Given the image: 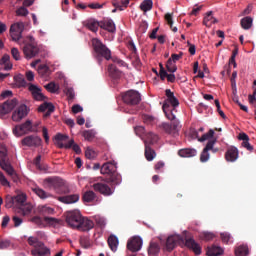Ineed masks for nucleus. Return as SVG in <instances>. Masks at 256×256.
I'll list each match as a JSON object with an SVG mask.
<instances>
[{
    "label": "nucleus",
    "mask_w": 256,
    "mask_h": 256,
    "mask_svg": "<svg viewBox=\"0 0 256 256\" xmlns=\"http://www.w3.org/2000/svg\"><path fill=\"white\" fill-rule=\"evenodd\" d=\"M165 96L167 98L164 100L162 105L163 113L168 120L173 121L176 119L174 112H176V107H179L180 102L171 89L165 90Z\"/></svg>",
    "instance_id": "obj_1"
},
{
    "label": "nucleus",
    "mask_w": 256,
    "mask_h": 256,
    "mask_svg": "<svg viewBox=\"0 0 256 256\" xmlns=\"http://www.w3.org/2000/svg\"><path fill=\"white\" fill-rule=\"evenodd\" d=\"M100 174L108 175L106 182L112 185H119L122 182V176L117 172V166L113 162H106L100 167Z\"/></svg>",
    "instance_id": "obj_2"
},
{
    "label": "nucleus",
    "mask_w": 256,
    "mask_h": 256,
    "mask_svg": "<svg viewBox=\"0 0 256 256\" xmlns=\"http://www.w3.org/2000/svg\"><path fill=\"white\" fill-rule=\"evenodd\" d=\"M92 48L94 49V53H96V60H98V64H101L102 58L106 60H110L112 58L111 50L103 44V42L97 38L92 39Z\"/></svg>",
    "instance_id": "obj_3"
},
{
    "label": "nucleus",
    "mask_w": 256,
    "mask_h": 256,
    "mask_svg": "<svg viewBox=\"0 0 256 256\" xmlns=\"http://www.w3.org/2000/svg\"><path fill=\"white\" fill-rule=\"evenodd\" d=\"M41 49L32 36H27L24 40L23 53L26 59L37 57Z\"/></svg>",
    "instance_id": "obj_4"
},
{
    "label": "nucleus",
    "mask_w": 256,
    "mask_h": 256,
    "mask_svg": "<svg viewBox=\"0 0 256 256\" xmlns=\"http://www.w3.org/2000/svg\"><path fill=\"white\" fill-rule=\"evenodd\" d=\"M68 140H69V136L66 134L58 133L55 136L56 145L59 149L68 150L72 148L76 154H80L81 153L80 146L76 144L73 139L69 140L68 143H64V142H67Z\"/></svg>",
    "instance_id": "obj_5"
},
{
    "label": "nucleus",
    "mask_w": 256,
    "mask_h": 256,
    "mask_svg": "<svg viewBox=\"0 0 256 256\" xmlns=\"http://www.w3.org/2000/svg\"><path fill=\"white\" fill-rule=\"evenodd\" d=\"M0 167L12 178L14 183H18L19 176L9 162L6 149L0 150Z\"/></svg>",
    "instance_id": "obj_6"
},
{
    "label": "nucleus",
    "mask_w": 256,
    "mask_h": 256,
    "mask_svg": "<svg viewBox=\"0 0 256 256\" xmlns=\"http://www.w3.org/2000/svg\"><path fill=\"white\" fill-rule=\"evenodd\" d=\"M27 242L29 246L34 247L31 251L33 256H46L51 254L50 250L44 245V242H41L36 236H29Z\"/></svg>",
    "instance_id": "obj_7"
},
{
    "label": "nucleus",
    "mask_w": 256,
    "mask_h": 256,
    "mask_svg": "<svg viewBox=\"0 0 256 256\" xmlns=\"http://www.w3.org/2000/svg\"><path fill=\"white\" fill-rule=\"evenodd\" d=\"M122 101L126 105H139L141 94L135 90H129L122 95Z\"/></svg>",
    "instance_id": "obj_8"
},
{
    "label": "nucleus",
    "mask_w": 256,
    "mask_h": 256,
    "mask_svg": "<svg viewBox=\"0 0 256 256\" xmlns=\"http://www.w3.org/2000/svg\"><path fill=\"white\" fill-rule=\"evenodd\" d=\"M33 132L34 129L32 126V122L30 120H27L26 122L20 125H16L15 128H13V133L16 137H22Z\"/></svg>",
    "instance_id": "obj_9"
},
{
    "label": "nucleus",
    "mask_w": 256,
    "mask_h": 256,
    "mask_svg": "<svg viewBox=\"0 0 256 256\" xmlns=\"http://www.w3.org/2000/svg\"><path fill=\"white\" fill-rule=\"evenodd\" d=\"M81 219L82 214L78 210L68 211L66 213V222L73 229H77Z\"/></svg>",
    "instance_id": "obj_10"
},
{
    "label": "nucleus",
    "mask_w": 256,
    "mask_h": 256,
    "mask_svg": "<svg viewBox=\"0 0 256 256\" xmlns=\"http://www.w3.org/2000/svg\"><path fill=\"white\" fill-rule=\"evenodd\" d=\"M44 185L49 190H54L59 193V189L63 187L64 182L59 177H48L44 180Z\"/></svg>",
    "instance_id": "obj_11"
},
{
    "label": "nucleus",
    "mask_w": 256,
    "mask_h": 256,
    "mask_svg": "<svg viewBox=\"0 0 256 256\" xmlns=\"http://www.w3.org/2000/svg\"><path fill=\"white\" fill-rule=\"evenodd\" d=\"M182 243H184V239L179 234H173L172 236H168V238L166 239L165 250L167 252H171L177 247L178 244Z\"/></svg>",
    "instance_id": "obj_12"
},
{
    "label": "nucleus",
    "mask_w": 256,
    "mask_h": 256,
    "mask_svg": "<svg viewBox=\"0 0 256 256\" xmlns=\"http://www.w3.org/2000/svg\"><path fill=\"white\" fill-rule=\"evenodd\" d=\"M39 213L41 216H44V221L49 224V225H55L58 223L57 218H51L47 215H53L54 214V208L50 207V206H41L39 208Z\"/></svg>",
    "instance_id": "obj_13"
},
{
    "label": "nucleus",
    "mask_w": 256,
    "mask_h": 256,
    "mask_svg": "<svg viewBox=\"0 0 256 256\" xmlns=\"http://www.w3.org/2000/svg\"><path fill=\"white\" fill-rule=\"evenodd\" d=\"M107 183H109L107 179L104 182H96L92 185V188H94V191L104 196H111L113 195L114 191Z\"/></svg>",
    "instance_id": "obj_14"
},
{
    "label": "nucleus",
    "mask_w": 256,
    "mask_h": 256,
    "mask_svg": "<svg viewBox=\"0 0 256 256\" xmlns=\"http://www.w3.org/2000/svg\"><path fill=\"white\" fill-rule=\"evenodd\" d=\"M21 144L29 148H38L42 144V139L36 135H29L22 139Z\"/></svg>",
    "instance_id": "obj_15"
},
{
    "label": "nucleus",
    "mask_w": 256,
    "mask_h": 256,
    "mask_svg": "<svg viewBox=\"0 0 256 256\" xmlns=\"http://www.w3.org/2000/svg\"><path fill=\"white\" fill-rule=\"evenodd\" d=\"M171 123H162L161 128L166 134L175 136L179 132L180 122L174 118Z\"/></svg>",
    "instance_id": "obj_16"
},
{
    "label": "nucleus",
    "mask_w": 256,
    "mask_h": 256,
    "mask_svg": "<svg viewBox=\"0 0 256 256\" xmlns=\"http://www.w3.org/2000/svg\"><path fill=\"white\" fill-rule=\"evenodd\" d=\"M29 109L25 104H21L14 112L12 115V120L13 122H20L24 118L28 116Z\"/></svg>",
    "instance_id": "obj_17"
},
{
    "label": "nucleus",
    "mask_w": 256,
    "mask_h": 256,
    "mask_svg": "<svg viewBox=\"0 0 256 256\" xmlns=\"http://www.w3.org/2000/svg\"><path fill=\"white\" fill-rule=\"evenodd\" d=\"M143 244L142 238L139 236H133L130 240L127 241V250L131 252H138L141 250Z\"/></svg>",
    "instance_id": "obj_18"
},
{
    "label": "nucleus",
    "mask_w": 256,
    "mask_h": 256,
    "mask_svg": "<svg viewBox=\"0 0 256 256\" xmlns=\"http://www.w3.org/2000/svg\"><path fill=\"white\" fill-rule=\"evenodd\" d=\"M24 30V24L22 22L15 23L10 28V36L13 41H18L22 37V32Z\"/></svg>",
    "instance_id": "obj_19"
},
{
    "label": "nucleus",
    "mask_w": 256,
    "mask_h": 256,
    "mask_svg": "<svg viewBox=\"0 0 256 256\" xmlns=\"http://www.w3.org/2000/svg\"><path fill=\"white\" fill-rule=\"evenodd\" d=\"M216 144V140H209L203 149L201 155H200V162L206 163L210 160V153L209 151H212L214 149V146Z\"/></svg>",
    "instance_id": "obj_20"
},
{
    "label": "nucleus",
    "mask_w": 256,
    "mask_h": 256,
    "mask_svg": "<svg viewBox=\"0 0 256 256\" xmlns=\"http://www.w3.org/2000/svg\"><path fill=\"white\" fill-rule=\"evenodd\" d=\"M17 105V99L7 100L0 104V115L4 116L9 114L14 107Z\"/></svg>",
    "instance_id": "obj_21"
},
{
    "label": "nucleus",
    "mask_w": 256,
    "mask_h": 256,
    "mask_svg": "<svg viewBox=\"0 0 256 256\" xmlns=\"http://www.w3.org/2000/svg\"><path fill=\"white\" fill-rule=\"evenodd\" d=\"M17 105V99L7 100L0 104V115L4 116L9 114L14 107Z\"/></svg>",
    "instance_id": "obj_22"
},
{
    "label": "nucleus",
    "mask_w": 256,
    "mask_h": 256,
    "mask_svg": "<svg viewBox=\"0 0 256 256\" xmlns=\"http://www.w3.org/2000/svg\"><path fill=\"white\" fill-rule=\"evenodd\" d=\"M95 224L93 220H89V218H83L81 217V220L79 222V226H77V230L82 232H88L94 228Z\"/></svg>",
    "instance_id": "obj_23"
},
{
    "label": "nucleus",
    "mask_w": 256,
    "mask_h": 256,
    "mask_svg": "<svg viewBox=\"0 0 256 256\" xmlns=\"http://www.w3.org/2000/svg\"><path fill=\"white\" fill-rule=\"evenodd\" d=\"M239 158V150L237 147L231 146L225 153V159L227 162H235Z\"/></svg>",
    "instance_id": "obj_24"
},
{
    "label": "nucleus",
    "mask_w": 256,
    "mask_h": 256,
    "mask_svg": "<svg viewBox=\"0 0 256 256\" xmlns=\"http://www.w3.org/2000/svg\"><path fill=\"white\" fill-rule=\"evenodd\" d=\"M185 246L192 250L196 255H201L202 248L199 244H197L196 240H193V238H187L185 240Z\"/></svg>",
    "instance_id": "obj_25"
},
{
    "label": "nucleus",
    "mask_w": 256,
    "mask_h": 256,
    "mask_svg": "<svg viewBox=\"0 0 256 256\" xmlns=\"http://www.w3.org/2000/svg\"><path fill=\"white\" fill-rule=\"evenodd\" d=\"M29 91L35 101H45L46 97L42 94L41 89L34 84H30Z\"/></svg>",
    "instance_id": "obj_26"
},
{
    "label": "nucleus",
    "mask_w": 256,
    "mask_h": 256,
    "mask_svg": "<svg viewBox=\"0 0 256 256\" xmlns=\"http://www.w3.org/2000/svg\"><path fill=\"white\" fill-rule=\"evenodd\" d=\"M80 200L79 194H70L65 196H59L58 201L64 204H75Z\"/></svg>",
    "instance_id": "obj_27"
},
{
    "label": "nucleus",
    "mask_w": 256,
    "mask_h": 256,
    "mask_svg": "<svg viewBox=\"0 0 256 256\" xmlns=\"http://www.w3.org/2000/svg\"><path fill=\"white\" fill-rule=\"evenodd\" d=\"M100 28H102L110 33L116 32L115 23L111 19H104V20L100 21Z\"/></svg>",
    "instance_id": "obj_28"
},
{
    "label": "nucleus",
    "mask_w": 256,
    "mask_h": 256,
    "mask_svg": "<svg viewBox=\"0 0 256 256\" xmlns=\"http://www.w3.org/2000/svg\"><path fill=\"white\" fill-rule=\"evenodd\" d=\"M38 111L41 113H45V118L49 117L52 113H54L55 108L54 105L52 103L49 102H45L42 105L39 106Z\"/></svg>",
    "instance_id": "obj_29"
},
{
    "label": "nucleus",
    "mask_w": 256,
    "mask_h": 256,
    "mask_svg": "<svg viewBox=\"0 0 256 256\" xmlns=\"http://www.w3.org/2000/svg\"><path fill=\"white\" fill-rule=\"evenodd\" d=\"M181 158H193L197 156V150L194 148H183L178 151Z\"/></svg>",
    "instance_id": "obj_30"
},
{
    "label": "nucleus",
    "mask_w": 256,
    "mask_h": 256,
    "mask_svg": "<svg viewBox=\"0 0 256 256\" xmlns=\"http://www.w3.org/2000/svg\"><path fill=\"white\" fill-rule=\"evenodd\" d=\"M32 191L42 200H46L48 198L53 197L51 193L46 192L44 189L40 188L39 186L32 187Z\"/></svg>",
    "instance_id": "obj_31"
},
{
    "label": "nucleus",
    "mask_w": 256,
    "mask_h": 256,
    "mask_svg": "<svg viewBox=\"0 0 256 256\" xmlns=\"http://www.w3.org/2000/svg\"><path fill=\"white\" fill-rule=\"evenodd\" d=\"M158 141H159V136L157 134H155L153 132H148L145 135L144 145L151 146V145L158 143Z\"/></svg>",
    "instance_id": "obj_32"
},
{
    "label": "nucleus",
    "mask_w": 256,
    "mask_h": 256,
    "mask_svg": "<svg viewBox=\"0 0 256 256\" xmlns=\"http://www.w3.org/2000/svg\"><path fill=\"white\" fill-rule=\"evenodd\" d=\"M161 247L158 242H150L147 249L149 256H158L160 254Z\"/></svg>",
    "instance_id": "obj_33"
},
{
    "label": "nucleus",
    "mask_w": 256,
    "mask_h": 256,
    "mask_svg": "<svg viewBox=\"0 0 256 256\" xmlns=\"http://www.w3.org/2000/svg\"><path fill=\"white\" fill-rule=\"evenodd\" d=\"M108 73L110 74V77L114 79H119L123 75V72L119 70L114 64L108 65Z\"/></svg>",
    "instance_id": "obj_34"
},
{
    "label": "nucleus",
    "mask_w": 256,
    "mask_h": 256,
    "mask_svg": "<svg viewBox=\"0 0 256 256\" xmlns=\"http://www.w3.org/2000/svg\"><path fill=\"white\" fill-rule=\"evenodd\" d=\"M85 26L88 28V30L96 33L101 28V22H98L95 19H89L85 22Z\"/></svg>",
    "instance_id": "obj_35"
},
{
    "label": "nucleus",
    "mask_w": 256,
    "mask_h": 256,
    "mask_svg": "<svg viewBox=\"0 0 256 256\" xmlns=\"http://www.w3.org/2000/svg\"><path fill=\"white\" fill-rule=\"evenodd\" d=\"M144 156L148 162H152L156 158V152L149 144L145 145Z\"/></svg>",
    "instance_id": "obj_36"
},
{
    "label": "nucleus",
    "mask_w": 256,
    "mask_h": 256,
    "mask_svg": "<svg viewBox=\"0 0 256 256\" xmlns=\"http://www.w3.org/2000/svg\"><path fill=\"white\" fill-rule=\"evenodd\" d=\"M216 23H218V20L214 18L213 12H208L203 19V25L206 27H212V25Z\"/></svg>",
    "instance_id": "obj_37"
},
{
    "label": "nucleus",
    "mask_w": 256,
    "mask_h": 256,
    "mask_svg": "<svg viewBox=\"0 0 256 256\" xmlns=\"http://www.w3.org/2000/svg\"><path fill=\"white\" fill-rule=\"evenodd\" d=\"M12 200H13V203L16 204V206L20 207L21 205L26 203L27 196L25 193H19V194L15 195L12 198Z\"/></svg>",
    "instance_id": "obj_38"
},
{
    "label": "nucleus",
    "mask_w": 256,
    "mask_h": 256,
    "mask_svg": "<svg viewBox=\"0 0 256 256\" xmlns=\"http://www.w3.org/2000/svg\"><path fill=\"white\" fill-rule=\"evenodd\" d=\"M38 73L42 78L48 79L51 74V70L47 65H40L38 67Z\"/></svg>",
    "instance_id": "obj_39"
},
{
    "label": "nucleus",
    "mask_w": 256,
    "mask_h": 256,
    "mask_svg": "<svg viewBox=\"0 0 256 256\" xmlns=\"http://www.w3.org/2000/svg\"><path fill=\"white\" fill-rule=\"evenodd\" d=\"M0 65L3 66V70L8 71L12 69V64L10 63V56L9 55H4L1 59H0Z\"/></svg>",
    "instance_id": "obj_40"
},
{
    "label": "nucleus",
    "mask_w": 256,
    "mask_h": 256,
    "mask_svg": "<svg viewBox=\"0 0 256 256\" xmlns=\"http://www.w3.org/2000/svg\"><path fill=\"white\" fill-rule=\"evenodd\" d=\"M142 121L145 125L154 126L157 124V118L148 114L142 115Z\"/></svg>",
    "instance_id": "obj_41"
},
{
    "label": "nucleus",
    "mask_w": 256,
    "mask_h": 256,
    "mask_svg": "<svg viewBox=\"0 0 256 256\" xmlns=\"http://www.w3.org/2000/svg\"><path fill=\"white\" fill-rule=\"evenodd\" d=\"M119 245V240L117 238V236H109L108 238V246H110V250H112V252H116L117 248Z\"/></svg>",
    "instance_id": "obj_42"
},
{
    "label": "nucleus",
    "mask_w": 256,
    "mask_h": 256,
    "mask_svg": "<svg viewBox=\"0 0 256 256\" xmlns=\"http://www.w3.org/2000/svg\"><path fill=\"white\" fill-rule=\"evenodd\" d=\"M129 4L130 0H121V3L119 1L112 2V6L117 8L119 11H124L129 6Z\"/></svg>",
    "instance_id": "obj_43"
},
{
    "label": "nucleus",
    "mask_w": 256,
    "mask_h": 256,
    "mask_svg": "<svg viewBox=\"0 0 256 256\" xmlns=\"http://www.w3.org/2000/svg\"><path fill=\"white\" fill-rule=\"evenodd\" d=\"M249 255V247L241 245L235 249V256H247Z\"/></svg>",
    "instance_id": "obj_44"
},
{
    "label": "nucleus",
    "mask_w": 256,
    "mask_h": 256,
    "mask_svg": "<svg viewBox=\"0 0 256 256\" xmlns=\"http://www.w3.org/2000/svg\"><path fill=\"white\" fill-rule=\"evenodd\" d=\"M222 254L223 249L221 247L213 246L207 250V256H220Z\"/></svg>",
    "instance_id": "obj_45"
},
{
    "label": "nucleus",
    "mask_w": 256,
    "mask_h": 256,
    "mask_svg": "<svg viewBox=\"0 0 256 256\" xmlns=\"http://www.w3.org/2000/svg\"><path fill=\"white\" fill-rule=\"evenodd\" d=\"M97 195L93 190H88L84 193L83 199L84 202L91 203L96 199Z\"/></svg>",
    "instance_id": "obj_46"
},
{
    "label": "nucleus",
    "mask_w": 256,
    "mask_h": 256,
    "mask_svg": "<svg viewBox=\"0 0 256 256\" xmlns=\"http://www.w3.org/2000/svg\"><path fill=\"white\" fill-rule=\"evenodd\" d=\"M21 213L26 216L29 215L32 212L33 205L31 203L25 202L23 205L19 207Z\"/></svg>",
    "instance_id": "obj_47"
},
{
    "label": "nucleus",
    "mask_w": 256,
    "mask_h": 256,
    "mask_svg": "<svg viewBox=\"0 0 256 256\" xmlns=\"http://www.w3.org/2000/svg\"><path fill=\"white\" fill-rule=\"evenodd\" d=\"M139 8L143 12H148V11L152 10V8H153V1L145 0L140 4Z\"/></svg>",
    "instance_id": "obj_48"
},
{
    "label": "nucleus",
    "mask_w": 256,
    "mask_h": 256,
    "mask_svg": "<svg viewBox=\"0 0 256 256\" xmlns=\"http://www.w3.org/2000/svg\"><path fill=\"white\" fill-rule=\"evenodd\" d=\"M215 135V131L213 129H210L207 133L203 134L200 138H198V142H205L210 139H212Z\"/></svg>",
    "instance_id": "obj_49"
},
{
    "label": "nucleus",
    "mask_w": 256,
    "mask_h": 256,
    "mask_svg": "<svg viewBox=\"0 0 256 256\" xmlns=\"http://www.w3.org/2000/svg\"><path fill=\"white\" fill-rule=\"evenodd\" d=\"M253 19L251 17H245L241 20V27L245 30H249L252 26Z\"/></svg>",
    "instance_id": "obj_50"
},
{
    "label": "nucleus",
    "mask_w": 256,
    "mask_h": 256,
    "mask_svg": "<svg viewBox=\"0 0 256 256\" xmlns=\"http://www.w3.org/2000/svg\"><path fill=\"white\" fill-rule=\"evenodd\" d=\"M165 21L167 22V24L170 26L171 30L173 32H178V28L177 27H173L174 21H173V14H165Z\"/></svg>",
    "instance_id": "obj_51"
},
{
    "label": "nucleus",
    "mask_w": 256,
    "mask_h": 256,
    "mask_svg": "<svg viewBox=\"0 0 256 256\" xmlns=\"http://www.w3.org/2000/svg\"><path fill=\"white\" fill-rule=\"evenodd\" d=\"M166 69L170 73H175L177 71V65L172 59H168L166 62Z\"/></svg>",
    "instance_id": "obj_52"
},
{
    "label": "nucleus",
    "mask_w": 256,
    "mask_h": 256,
    "mask_svg": "<svg viewBox=\"0 0 256 256\" xmlns=\"http://www.w3.org/2000/svg\"><path fill=\"white\" fill-rule=\"evenodd\" d=\"M83 137L85 138L86 141L91 142L95 138V133L93 132V130H85L83 132Z\"/></svg>",
    "instance_id": "obj_53"
},
{
    "label": "nucleus",
    "mask_w": 256,
    "mask_h": 256,
    "mask_svg": "<svg viewBox=\"0 0 256 256\" xmlns=\"http://www.w3.org/2000/svg\"><path fill=\"white\" fill-rule=\"evenodd\" d=\"M85 155L88 160H94L97 158V152L92 148H87Z\"/></svg>",
    "instance_id": "obj_54"
},
{
    "label": "nucleus",
    "mask_w": 256,
    "mask_h": 256,
    "mask_svg": "<svg viewBox=\"0 0 256 256\" xmlns=\"http://www.w3.org/2000/svg\"><path fill=\"white\" fill-rule=\"evenodd\" d=\"M200 238L205 241H211L215 238V234L213 232H202Z\"/></svg>",
    "instance_id": "obj_55"
},
{
    "label": "nucleus",
    "mask_w": 256,
    "mask_h": 256,
    "mask_svg": "<svg viewBox=\"0 0 256 256\" xmlns=\"http://www.w3.org/2000/svg\"><path fill=\"white\" fill-rule=\"evenodd\" d=\"M45 88L47 89V91L49 93H57L59 87L54 83V82H50L49 84H47L45 86Z\"/></svg>",
    "instance_id": "obj_56"
},
{
    "label": "nucleus",
    "mask_w": 256,
    "mask_h": 256,
    "mask_svg": "<svg viewBox=\"0 0 256 256\" xmlns=\"http://www.w3.org/2000/svg\"><path fill=\"white\" fill-rule=\"evenodd\" d=\"M14 81L18 84L19 87H25L26 85V81L22 75L15 76Z\"/></svg>",
    "instance_id": "obj_57"
},
{
    "label": "nucleus",
    "mask_w": 256,
    "mask_h": 256,
    "mask_svg": "<svg viewBox=\"0 0 256 256\" xmlns=\"http://www.w3.org/2000/svg\"><path fill=\"white\" fill-rule=\"evenodd\" d=\"M160 70H159V76L161 80H165L168 77V72L165 70L163 64H159Z\"/></svg>",
    "instance_id": "obj_58"
},
{
    "label": "nucleus",
    "mask_w": 256,
    "mask_h": 256,
    "mask_svg": "<svg viewBox=\"0 0 256 256\" xmlns=\"http://www.w3.org/2000/svg\"><path fill=\"white\" fill-rule=\"evenodd\" d=\"M31 222L37 225L38 227H44L43 220L40 216H34L31 218Z\"/></svg>",
    "instance_id": "obj_59"
},
{
    "label": "nucleus",
    "mask_w": 256,
    "mask_h": 256,
    "mask_svg": "<svg viewBox=\"0 0 256 256\" xmlns=\"http://www.w3.org/2000/svg\"><path fill=\"white\" fill-rule=\"evenodd\" d=\"M0 184L3 187H10V182L7 180V178L4 176L3 172L0 171Z\"/></svg>",
    "instance_id": "obj_60"
},
{
    "label": "nucleus",
    "mask_w": 256,
    "mask_h": 256,
    "mask_svg": "<svg viewBox=\"0 0 256 256\" xmlns=\"http://www.w3.org/2000/svg\"><path fill=\"white\" fill-rule=\"evenodd\" d=\"M0 184L3 187H10V182L7 180V178L4 176L3 172L0 171Z\"/></svg>",
    "instance_id": "obj_61"
},
{
    "label": "nucleus",
    "mask_w": 256,
    "mask_h": 256,
    "mask_svg": "<svg viewBox=\"0 0 256 256\" xmlns=\"http://www.w3.org/2000/svg\"><path fill=\"white\" fill-rule=\"evenodd\" d=\"M64 91H65L67 97H68L70 100L74 99V97H75V92H74V89H73V88L67 87Z\"/></svg>",
    "instance_id": "obj_62"
},
{
    "label": "nucleus",
    "mask_w": 256,
    "mask_h": 256,
    "mask_svg": "<svg viewBox=\"0 0 256 256\" xmlns=\"http://www.w3.org/2000/svg\"><path fill=\"white\" fill-rule=\"evenodd\" d=\"M17 16H27L29 14L28 10L25 7H20L17 11H16Z\"/></svg>",
    "instance_id": "obj_63"
},
{
    "label": "nucleus",
    "mask_w": 256,
    "mask_h": 256,
    "mask_svg": "<svg viewBox=\"0 0 256 256\" xmlns=\"http://www.w3.org/2000/svg\"><path fill=\"white\" fill-rule=\"evenodd\" d=\"M11 54H12L13 58H14L16 61H18V60L21 59V57H20V52H19V50H18L17 48H12V49H11Z\"/></svg>",
    "instance_id": "obj_64"
}]
</instances>
